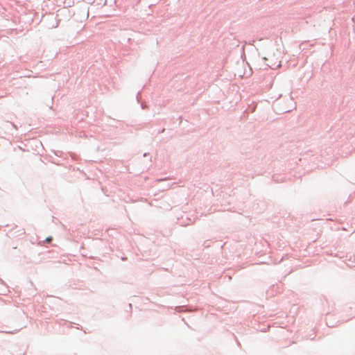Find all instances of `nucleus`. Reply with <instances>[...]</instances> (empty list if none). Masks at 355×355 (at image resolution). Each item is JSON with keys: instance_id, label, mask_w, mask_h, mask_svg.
<instances>
[{"instance_id": "1", "label": "nucleus", "mask_w": 355, "mask_h": 355, "mask_svg": "<svg viewBox=\"0 0 355 355\" xmlns=\"http://www.w3.org/2000/svg\"><path fill=\"white\" fill-rule=\"evenodd\" d=\"M51 241H52V237H51V236H49V237H47L44 241H45V242H48V243H49V242H51Z\"/></svg>"}]
</instances>
